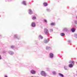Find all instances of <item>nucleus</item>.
Here are the masks:
<instances>
[{
  "label": "nucleus",
  "mask_w": 77,
  "mask_h": 77,
  "mask_svg": "<svg viewBox=\"0 0 77 77\" xmlns=\"http://www.w3.org/2000/svg\"><path fill=\"white\" fill-rule=\"evenodd\" d=\"M70 63L72 64L69 65V66L70 67H72L73 65H74V62L72 60L70 61Z\"/></svg>",
  "instance_id": "nucleus-1"
},
{
  "label": "nucleus",
  "mask_w": 77,
  "mask_h": 77,
  "mask_svg": "<svg viewBox=\"0 0 77 77\" xmlns=\"http://www.w3.org/2000/svg\"><path fill=\"white\" fill-rule=\"evenodd\" d=\"M41 74L42 75H46V73L43 71L41 72Z\"/></svg>",
  "instance_id": "nucleus-2"
},
{
  "label": "nucleus",
  "mask_w": 77,
  "mask_h": 77,
  "mask_svg": "<svg viewBox=\"0 0 77 77\" xmlns=\"http://www.w3.org/2000/svg\"><path fill=\"white\" fill-rule=\"evenodd\" d=\"M50 56L51 58H53V57L54 56V55L53 54V53H50Z\"/></svg>",
  "instance_id": "nucleus-3"
},
{
  "label": "nucleus",
  "mask_w": 77,
  "mask_h": 77,
  "mask_svg": "<svg viewBox=\"0 0 77 77\" xmlns=\"http://www.w3.org/2000/svg\"><path fill=\"white\" fill-rule=\"evenodd\" d=\"M31 74H35L36 73V72L35 70H32L31 71Z\"/></svg>",
  "instance_id": "nucleus-4"
},
{
  "label": "nucleus",
  "mask_w": 77,
  "mask_h": 77,
  "mask_svg": "<svg viewBox=\"0 0 77 77\" xmlns=\"http://www.w3.org/2000/svg\"><path fill=\"white\" fill-rule=\"evenodd\" d=\"M45 32L46 34H48V29H45Z\"/></svg>",
  "instance_id": "nucleus-5"
},
{
  "label": "nucleus",
  "mask_w": 77,
  "mask_h": 77,
  "mask_svg": "<svg viewBox=\"0 0 77 77\" xmlns=\"http://www.w3.org/2000/svg\"><path fill=\"white\" fill-rule=\"evenodd\" d=\"M71 31H72V32H74L75 31V29L74 28H73L71 29Z\"/></svg>",
  "instance_id": "nucleus-6"
},
{
  "label": "nucleus",
  "mask_w": 77,
  "mask_h": 77,
  "mask_svg": "<svg viewBox=\"0 0 77 77\" xmlns=\"http://www.w3.org/2000/svg\"><path fill=\"white\" fill-rule=\"evenodd\" d=\"M32 27H35V23H32Z\"/></svg>",
  "instance_id": "nucleus-7"
},
{
  "label": "nucleus",
  "mask_w": 77,
  "mask_h": 77,
  "mask_svg": "<svg viewBox=\"0 0 77 77\" xmlns=\"http://www.w3.org/2000/svg\"><path fill=\"white\" fill-rule=\"evenodd\" d=\"M22 4L24 5H26L27 4H26V1H23L22 2Z\"/></svg>",
  "instance_id": "nucleus-8"
},
{
  "label": "nucleus",
  "mask_w": 77,
  "mask_h": 77,
  "mask_svg": "<svg viewBox=\"0 0 77 77\" xmlns=\"http://www.w3.org/2000/svg\"><path fill=\"white\" fill-rule=\"evenodd\" d=\"M29 14H30V15H32V10H29Z\"/></svg>",
  "instance_id": "nucleus-9"
},
{
  "label": "nucleus",
  "mask_w": 77,
  "mask_h": 77,
  "mask_svg": "<svg viewBox=\"0 0 77 77\" xmlns=\"http://www.w3.org/2000/svg\"><path fill=\"white\" fill-rule=\"evenodd\" d=\"M59 75L61 77H64V76L62 74H60V73H59Z\"/></svg>",
  "instance_id": "nucleus-10"
},
{
  "label": "nucleus",
  "mask_w": 77,
  "mask_h": 77,
  "mask_svg": "<svg viewBox=\"0 0 77 77\" xmlns=\"http://www.w3.org/2000/svg\"><path fill=\"white\" fill-rule=\"evenodd\" d=\"M60 35L61 36H64L65 34L64 33H62L60 34Z\"/></svg>",
  "instance_id": "nucleus-11"
},
{
  "label": "nucleus",
  "mask_w": 77,
  "mask_h": 77,
  "mask_svg": "<svg viewBox=\"0 0 77 77\" xmlns=\"http://www.w3.org/2000/svg\"><path fill=\"white\" fill-rule=\"evenodd\" d=\"M51 26H54L55 25V23H53L51 24Z\"/></svg>",
  "instance_id": "nucleus-12"
},
{
  "label": "nucleus",
  "mask_w": 77,
  "mask_h": 77,
  "mask_svg": "<svg viewBox=\"0 0 77 77\" xmlns=\"http://www.w3.org/2000/svg\"><path fill=\"white\" fill-rule=\"evenodd\" d=\"M32 20H36V17H35V16H34V17H32Z\"/></svg>",
  "instance_id": "nucleus-13"
},
{
  "label": "nucleus",
  "mask_w": 77,
  "mask_h": 77,
  "mask_svg": "<svg viewBox=\"0 0 77 77\" xmlns=\"http://www.w3.org/2000/svg\"><path fill=\"white\" fill-rule=\"evenodd\" d=\"M44 5L45 6H47V4L46 3H44Z\"/></svg>",
  "instance_id": "nucleus-14"
},
{
  "label": "nucleus",
  "mask_w": 77,
  "mask_h": 77,
  "mask_svg": "<svg viewBox=\"0 0 77 77\" xmlns=\"http://www.w3.org/2000/svg\"><path fill=\"white\" fill-rule=\"evenodd\" d=\"M49 41L48 40H45V42L46 43H47V42H49Z\"/></svg>",
  "instance_id": "nucleus-15"
},
{
  "label": "nucleus",
  "mask_w": 77,
  "mask_h": 77,
  "mask_svg": "<svg viewBox=\"0 0 77 77\" xmlns=\"http://www.w3.org/2000/svg\"><path fill=\"white\" fill-rule=\"evenodd\" d=\"M53 74H56V72H53Z\"/></svg>",
  "instance_id": "nucleus-16"
},
{
  "label": "nucleus",
  "mask_w": 77,
  "mask_h": 77,
  "mask_svg": "<svg viewBox=\"0 0 77 77\" xmlns=\"http://www.w3.org/2000/svg\"><path fill=\"white\" fill-rule=\"evenodd\" d=\"M14 47L13 46H11V48H14Z\"/></svg>",
  "instance_id": "nucleus-17"
},
{
  "label": "nucleus",
  "mask_w": 77,
  "mask_h": 77,
  "mask_svg": "<svg viewBox=\"0 0 77 77\" xmlns=\"http://www.w3.org/2000/svg\"><path fill=\"white\" fill-rule=\"evenodd\" d=\"M44 22L45 23H47V20H44Z\"/></svg>",
  "instance_id": "nucleus-18"
},
{
  "label": "nucleus",
  "mask_w": 77,
  "mask_h": 77,
  "mask_svg": "<svg viewBox=\"0 0 77 77\" xmlns=\"http://www.w3.org/2000/svg\"><path fill=\"white\" fill-rule=\"evenodd\" d=\"M1 59H2V57H1V56L0 55V60H1Z\"/></svg>",
  "instance_id": "nucleus-19"
},
{
  "label": "nucleus",
  "mask_w": 77,
  "mask_h": 77,
  "mask_svg": "<svg viewBox=\"0 0 77 77\" xmlns=\"http://www.w3.org/2000/svg\"><path fill=\"white\" fill-rule=\"evenodd\" d=\"M50 30H51L52 31H53V30L52 29H51Z\"/></svg>",
  "instance_id": "nucleus-20"
},
{
  "label": "nucleus",
  "mask_w": 77,
  "mask_h": 77,
  "mask_svg": "<svg viewBox=\"0 0 77 77\" xmlns=\"http://www.w3.org/2000/svg\"><path fill=\"white\" fill-rule=\"evenodd\" d=\"M5 77H8L7 76H5Z\"/></svg>",
  "instance_id": "nucleus-21"
},
{
  "label": "nucleus",
  "mask_w": 77,
  "mask_h": 77,
  "mask_svg": "<svg viewBox=\"0 0 77 77\" xmlns=\"http://www.w3.org/2000/svg\"><path fill=\"white\" fill-rule=\"evenodd\" d=\"M42 38H43V37H42Z\"/></svg>",
  "instance_id": "nucleus-22"
},
{
  "label": "nucleus",
  "mask_w": 77,
  "mask_h": 77,
  "mask_svg": "<svg viewBox=\"0 0 77 77\" xmlns=\"http://www.w3.org/2000/svg\"><path fill=\"white\" fill-rule=\"evenodd\" d=\"M76 24H77V23H76Z\"/></svg>",
  "instance_id": "nucleus-23"
},
{
  "label": "nucleus",
  "mask_w": 77,
  "mask_h": 77,
  "mask_svg": "<svg viewBox=\"0 0 77 77\" xmlns=\"http://www.w3.org/2000/svg\"><path fill=\"white\" fill-rule=\"evenodd\" d=\"M76 23H77V21H76Z\"/></svg>",
  "instance_id": "nucleus-24"
}]
</instances>
